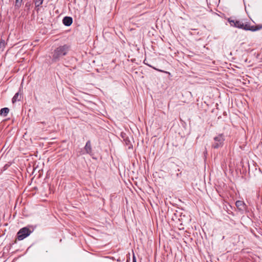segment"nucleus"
<instances>
[{
	"label": "nucleus",
	"mask_w": 262,
	"mask_h": 262,
	"mask_svg": "<svg viewBox=\"0 0 262 262\" xmlns=\"http://www.w3.org/2000/svg\"><path fill=\"white\" fill-rule=\"evenodd\" d=\"M235 205L238 210L242 212H244L247 209V205L244 201H237L235 202Z\"/></svg>",
	"instance_id": "5"
},
{
	"label": "nucleus",
	"mask_w": 262,
	"mask_h": 262,
	"mask_svg": "<svg viewBox=\"0 0 262 262\" xmlns=\"http://www.w3.org/2000/svg\"><path fill=\"white\" fill-rule=\"evenodd\" d=\"M9 112V109L8 107L3 108L0 111V115L4 117H6L7 116Z\"/></svg>",
	"instance_id": "9"
},
{
	"label": "nucleus",
	"mask_w": 262,
	"mask_h": 262,
	"mask_svg": "<svg viewBox=\"0 0 262 262\" xmlns=\"http://www.w3.org/2000/svg\"><path fill=\"white\" fill-rule=\"evenodd\" d=\"M133 262H137L135 256L134 255L133 257Z\"/></svg>",
	"instance_id": "13"
},
{
	"label": "nucleus",
	"mask_w": 262,
	"mask_h": 262,
	"mask_svg": "<svg viewBox=\"0 0 262 262\" xmlns=\"http://www.w3.org/2000/svg\"><path fill=\"white\" fill-rule=\"evenodd\" d=\"M214 143L212 147L214 148H218L223 146L225 141V137L223 134H220L214 138Z\"/></svg>",
	"instance_id": "3"
},
{
	"label": "nucleus",
	"mask_w": 262,
	"mask_h": 262,
	"mask_svg": "<svg viewBox=\"0 0 262 262\" xmlns=\"http://www.w3.org/2000/svg\"><path fill=\"white\" fill-rule=\"evenodd\" d=\"M84 150L86 154H91L92 153L91 143L90 140L86 142L84 146Z\"/></svg>",
	"instance_id": "7"
},
{
	"label": "nucleus",
	"mask_w": 262,
	"mask_h": 262,
	"mask_svg": "<svg viewBox=\"0 0 262 262\" xmlns=\"http://www.w3.org/2000/svg\"><path fill=\"white\" fill-rule=\"evenodd\" d=\"M228 22L231 26L242 29L246 31H256L262 29V25H258L256 26H251L247 22L242 20L232 19L231 18L228 19Z\"/></svg>",
	"instance_id": "1"
},
{
	"label": "nucleus",
	"mask_w": 262,
	"mask_h": 262,
	"mask_svg": "<svg viewBox=\"0 0 262 262\" xmlns=\"http://www.w3.org/2000/svg\"><path fill=\"white\" fill-rule=\"evenodd\" d=\"M21 2H22V0H16L15 4V8L16 9H18L21 5Z\"/></svg>",
	"instance_id": "10"
},
{
	"label": "nucleus",
	"mask_w": 262,
	"mask_h": 262,
	"mask_svg": "<svg viewBox=\"0 0 262 262\" xmlns=\"http://www.w3.org/2000/svg\"><path fill=\"white\" fill-rule=\"evenodd\" d=\"M9 166H10V165H9V164H6V165L4 166V167H3L4 169V170L7 169L9 167Z\"/></svg>",
	"instance_id": "12"
},
{
	"label": "nucleus",
	"mask_w": 262,
	"mask_h": 262,
	"mask_svg": "<svg viewBox=\"0 0 262 262\" xmlns=\"http://www.w3.org/2000/svg\"><path fill=\"white\" fill-rule=\"evenodd\" d=\"M73 22V19L71 17L66 16L63 18L62 23L66 26H70Z\"/></svg>",
	"instance_id": "6"
},
{
	"label": "nucleus",
	"mask_w": 262,
	"mask_h": 262,
	"mask_svg": "<svg viewBox=\"0 0 262 262\" xmlns=\"http://www.w3.org/2000/svg\"><path fill=\"white\" fill-rule=\"evenodd\" d=\"M43 0H35V5L36 7H39L43 2Z\"/></svg>",
	"instance_id": "11"
},
{
	"label": "nucleus",
	"mask_w": 262,
	"mask_h": 262,
	"mask_svg": "<svg viewBox=\"0 0 262 262\" xmlns=\"http://www.w3.org/2000/svg\"><path fill=\"white\" fill-rule=\"evenodd\" d=\"M31 231L27 227H24L20 229L17 234V238L19 241H21L28 236Z\"/></svg>",
	"instance_id": "4"
},
{
	"label": "nucleus",
	"mask_w": 262,
	"mask_h": 262,
	"mask_svg": "<svg viewBox=\"0 0 262 262\" xmlns=\"http://www.w3.org/2000/svg\"><path fill=\"white\" fill-rule=\"evenodd\" d=\"M70 49V46L68 45L60 46L56 48L53 52L52 61L53 62L59 61L61 58L67 54Z\"/></svg>",
	"instance_id": "2"
},
{
	"label": "nucleus",
	"mask_w": 262,
	"mask_h": 262,
	"mask_svg": "<svg viewBox=\"0 0 262 262\" xmlns=\"http://www.w3.org/2000/svg\"><path fill=\"white\" fill-rule=\"evenodd\" d=\"M21 95L19 93H16L15 95L13 96L12 99V103H14L17 101H20L21 99Z\"/></svg>",
	"instance_id": "8"
}]
</instances>
